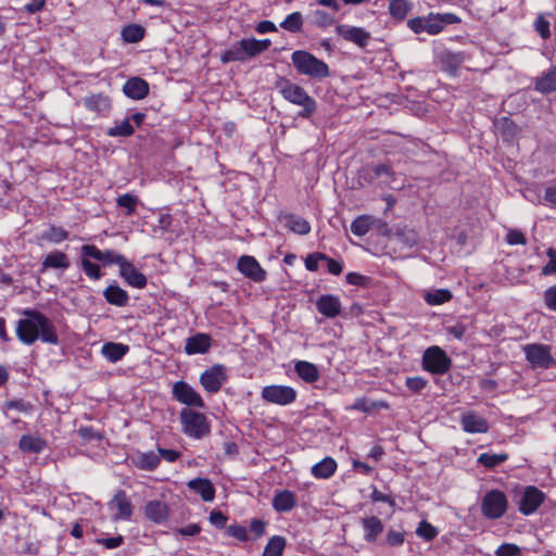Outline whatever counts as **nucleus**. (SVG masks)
Returning a JSON list of instances; mask_svg holds the SVG:
<instances>
[{
	"label": "nucleus",
	"instance_id": "1",
	"mask_svg": "<svg viewBox=\"0 0 556 556\" xmlns=\"http://www.w3.org/2000/svg\"><path fill=\"white\" fill-rule=\"evenodd\" d=\"M22 314L24 318L17 321L15 330L16 337L22 343L31 345L37 340L50 344L59 343L55 327L46 315L31 308L24 309Z\"/></svg>",
	"mask_w": 556,
	"mask_h": 556
},
{
	"label": "nucleus",
	"instance_id": "2",
	"mask_svg": "<svg viewBox=\"0 0 556 556\" xmlns=\"http://www.w3.org/2000/svg\"><path fill=\"white\" fill-rule=\"evenodd\" d=\"M277 88L279 89L285 100L302 108V110L299 112V116L307 118L316 111V101L305 91L303 87L293 84L288 79H281L277 84Z\"/></svg>",
	"mask_w": 556,
	"mask_h": 556
},
{
	"label": "nucleus",
	"instance_id": "3",
	"mask_svg": "<svg viewBox=\"0 0 556 556\" xmlns=\"http://www.w3.org/2000/svg\"><path fill=\"white\" fill-rule=\"evenodd\" d=\"M291 61L299 74L316 79H323L330 75L329 66L323 61L304 50H296L291 54Z\"/></svg>",
	"mask_w": 556,
	"mask_h": 556
},
{
	"label": "nucleus",
	"instance_id": "4",
	"mask_svg": "<svg viewBox=\"0 0 556 556\" xmlns=\"http://www.w3.org/2000/svg\"><path fill=\"white\" fill-rule=\"evenodd\" d=\"M180 421L184 433L192 439L200 440L211 431L206 416L189 408L180 412Z\"/></svg>",
	"mask_w": 556,
	"mask_h": 556
},
{
	"label": "nucleus",
	"instance_id": "5",
	"mask_svg": "<svg viewBox=\"0 0 556 556\" xmlns=\"http://www.w3.org/2000/svg\"><path fill=\"white\" fill-rule=\"evenodd\" d=\"M527 362L533 369H549L556 366V359L551 353V346L542 343H530L522 346Z\"/></svg>",
	"mask_w": 556,
	"mask_h": 556
},
{
	"label": "nucleus",
	"instance_id": "6",
	"mask_svg": "<svg viewBox=\"0 0 556 556\" xmlns=\"http://www.w3.org/2000/svg\"><path fill=\"white\" fill-rule=\"evenodd\" d=\"M452 362L445 351L432 345L424 352L422 368L433 375H444L451 368Z\"/></svg>",
	"mask_w": 556,
	"mask_h": 556
},
{
	"label": "nucleus",
	"instance_id": "7",
	"mask_svg": "<svg viewBox=\"0 0 556 556\" xmlns=\"http://www.w3.org/2000/svg\"><path fill=\"white\" fill-rule=\"evenodd\" d=\"M508 501L500 490H491L484 494L481 501V513L488 519H498L507 510Z\"/></svg>",
	"mask_w": 556,
	"mask_h": 556
},
{
	"label": "nucleus",
	"instance_id": "8",
	"mask_svg": "<svg viewBox=\"0 0 556 556\" xmlns=\"http://www.w3.org/2000/svg\"><path fill=\"white\" fill-rule=\"evenodd\" d=\"M296 390L290 386L270 384L262 389L261 397L264 402L279 406H287L295 402Z\"/></svg>",
	"mask_w": 556,
	"mask_h": 556
},
{
	"label": "nucleus",
	"instance_id": "9",
	"mask_svg": "<svg viewBox=\"0 0 556 556\" xmlns=\"http://www.w3.org/2000/svg\"><path fill=\"white\" fill-rule=\"evenodd\" d=\"M228 380L226 366L216 364L200 376V383L208 393H217Z\"/></svg>",
	"mask_w": 556,
	"mask_h": 556
},
{
	"label": "nucleus",
	"instance_id": "10",
	"mask_svg": "<svg viewBox=\"0 0 556 556\" xmlns=\"http://www.w3.org/2000/svg\"><path fill=\"white\" fill-rule=\"evenodd\" d=\"M172 394L179 403L190 407L203 408L204 401L199 392L186 381H176L173 384Z\"/></svg>",
	"mask_w": 556,
	"mask_h": 556
},
{
	"label": "nucleus",
	"instance_id": "11",
	"mask_svg": "<svg viewBox=\"0 0 556 556\" xmlns=\"http://www.w3.org/2000/svg\"><path fill=\"white\" fill-rule=\"evenodd\" d=\"M85 256H89L98 262H101L104 266L112 264L117 265L119 268L126 261V257L114 250H100L93 244H85L80 249Z\"/></svg>",
	"mask_w": 556,
	"mask_h": 556
},
{
	"label": "nucleus",
	"instance_id": "12",
	"mask_svg": "<svg viewBox=\"0 0 556 556\" xmlns=\"http://www.w3.org/2000/svg\"><path fill=\"white\" fill-rule=\"evenodd\" d=\"M545 500V494L536 486L529 485L525 488L518 505L519 511L525 516L532 515Z\"/></svg>",
	"mask_w": 556,
	"mask_h": 556
},
{
	"label": "nucleus",
	"instance_id": "13",
	"mask_svg": "<svg viewBox=\"0 0 556 556\" xmlns=\"http://www.w3.org/2000/svg\"><path fill=\"white\" fill-rule=\"evenodd\" d=\"M363 178L369 184H378L379 186L395 189V173L388 164L376 165L371 170L364 174Z\"/></svg>",
	"mask_w": 556,
	"mask_h": 556
},
{
	"label": "nucleus",
	"instance_id": "14",
	"mask_svg": "<svg viewBox=\"0 0 556 556\" xmlns=\"http://www.w3.org/2000/svg\"><path fill=\"white\" fill-rule=\"evenodd\" d=\"M109 508L114 511V520H129L132 515V505L125 491L119 490L109 503Z\"/></svg>",
	"mask_w": 556,
	"mask_h": 556
},
{
	"label": "nucleus",
	"instance_id": "15",
	"mask_svg": "<svg viewBox=\"0 0 556 556\" xmlns=\"http://www.w3.org/2000/svg\"><path fill=\"white\" fill-rule=\"evenodd\" d=\"M238 269L247 278L262 282L266 279V271L261 267L255 257L243 255L238 260Z\"/></svg>",
	"mask_w": 556,
	"mask_h": 556
},
{
	"label": "nucleus",
	"instance_id": "16",
	"mask_svg": "<svg viewBox=\"0 0 556 556\" xmlns=\"http://www.w3.org/2000/svg\"><path fill=\"white\" fill-rule=\"evenodd\" d=\"M336 31L343 39L365 48L371 38L370 34L362 27L349 26L344 24L337 25Z\"/></svg>",
	"mask_w": 556,
	"mask_h": 556
},
{
	"label": "nucleus",
	"instance_id": "17",
	"mask_svg": "<svg viewBox=\"0 0 556 556\" xmlns=\"http://www.w3.org/2000/svg\"><path fill=\"white\" fill-rule=\"evenodd\" d=\"M316 309L327 318H336L342 312V304L338 295L323 294L316 302Z\"/></svg>",
	"mask_w": 556,
	"mask_h": 556
},
{
	"label": "nucleus",
	"instance_id": "18",
	"mask_svg": "<svg viewBox=\"0 0 556 556\" xmlns=\"http://www.w3.org/2000/svg\"><path fill=\"white\" fill-rule=\"evenodd\" d=\"M426 17L427 34L429 35H438L446 25L456 24L460 21L459 17L453 13H430Z\"/></svg>",
	"mask_w": 556,
	"mask_h": 556
},
{
	"label": "nucleus",
	"instance_id": "19",
	"mask_svg": "<svg viewBox=\"0 0 556 556\" xmlns=\"http://www.w3.org/2000/svg\"><path fill=\"white\" fill-rule=\"evenodd\" d=\"M71 267V261L66 253L53 250L45 255L41 264L40 271L45 273L48 269H59L65 271Z\"/></svg>",
	"mask_w": 556,
	"mask_h": 556
},
{
	"label": "nucleus",
	"instance_id": "20",
	"mask_svg": "<svg viewBox=\"0 0 556 556\" xmlns=\"http://www.w3.org/2000/svg\"><path fill=\"white\" fill-rule=\"evenodd\" d=\"M119 276L130 286L137 289L146 288L147 277L140 273L127 258L119 268Z\"/></svg>",
	"mask_w": 556,
	"mask_h": 556
},
{
	"label": "nucleus",
	"instance_id": "21",
	"mask_svg": "<svg viewBox=\"0 0 556 556\" xmlns=\"http://www.w3.org/2000/svg\"><path fill=\"white\" fill-rule=\"evenodd\" d=\"M460 424L464 431L468 433H485L489 430L488 420L473 412L464 413Z\"/></svg>",
	"mask_w": 556,
	"mask_h": 556
},
{
	"label": "nucleus",
	"instance_id": "22",
	"mask_svg": "<svg viewBox=\"0 0 556 556\" xmlns=\"http://www.w3.org/2000/svg\"><path fill=\"white\" fill-rule=\"evenodd\" d=\"M168 505L159 500L149 501L144 505V516L154 523H163L168 518Z\"/></svg>",
	"mask_w": 556,
	"mask_h": 556
},
{
	"label": "nucleus",
	"instance_id": "23",
	"mask_svg": "<svg viewBox=\"0 0 556 556\" xmlns=\"http://www.w3.org/2000/svg\"><path fill=\"white\" fill-rule=\"evenodd\" d=\"M123 92L132 100L144 99L149 93V84L143 78L131 77L124 84Z\"/></svg>",
	"mask_w": 556,
	"mask_h": 556
},
{
	"label": "nucleus",
	"instance_id": "24",
	"mask_svg": "<svg viewBox=\"0 0 556 556\" xmlns=\"http://www.w3.org/2000/svg\"><path fill=\"white\" fill-rule=\"evenodd\" d=\"M212 339L206 333H197L186 340L185 352L188 355L204 354L211 348Z\"/></svg>",
	"mask_w": 556,
	"mask_h": 556
},
{
	"label": "nucleus",
	"instance_id": "25",
	"mask_svg": "<svg viewBox=\"0 0 556 556\" xmlns=\"http://www.w3.org/2000/svg\"><path fill=\"white\" fill-rule=\"evenodd\" d=\"M187 486L199 494L204 502H212L215 498V488L206 478H195L188 481Z\"/></svg>",
	"mask_w": 556,
	"mask_h": 556
},
{
	"label": "nucleus",
	"instance_id": "26",
	"mask_svg": "<svg viewBox=\"0 0 556 556\" xmlns=\"http://www.w3.org/2000/svg\"><path fill=\"white\" fill-rule=\"evenodd\" d=\"M131 462L138 469L152 471L159 467L161 458L159 453L153 451L139 452L131 457Z\"/></svg>",
	"mask_w": 556,
	"mask_h": 556
},
{
	"label": "nucleus",
	"instance_id": "27",
	"mask_svg": "<svg viewBox=\"0 0 556 556\" xmlns=\"http://www.w3.org/2000/svg\"><path fill=\"white\" fill-rule=\"evenodd\" d=\"M280 220L283 223L286 228L296 235L304 236L311 231L309 223L301 216L288 213L282 215Z\"/></svg>",
	"mask_w": 556,
	"mask_h": 556
},
{
	"label": "nucleus",
	"instance_id": "28",
	"mask_svg": "<svg viewBox=\"0 0 556 556\" xmlns=\"http://www.w3.org/2000/svg\"><path fill=\"white\" fill-rule=\"evenodd\" d=\"M85 108L98 114H105L111 109V100L108 96L96 93L84 99Z\"/></svg>",
	"mask_w": 556,
	"mask_h": 556
},
{
	"label": "nucleus",
	"instance_id": "29",
	"mask_svg": "<svg viewBox=\"0 0 556 556\" xmlns=\"http://www.w3.org/2000/svg\"><path fill=\"white\" fill-rule=\"evenodd\" d=\"M296 506V498L293 492L283 490L277 492L273 497V507L278 513H287Z\"/></svg>",
	"mask_w": 556,
	"mask_h": 556
},
{
	"label": "nucleus",
	"instance_id": "30",
	"mask_svg": "<svg viewBox=\"0 0 556 556\" xmlns=\"http://www.w3.org/2000/svg\"><path fill=\"white\" fill-rule=\"evenodd\" d=\"M294 371L306 383H314L318 381L320 377L317 366L307 361L295 362Z\"/></svg>",
	"mask_w": 556,
	"mask_h": 556
},
{
	"label": "nucleus",
	"instance_id": "31",
	"mask_svg": "<svg viewBox=\"0 0 556 556\" xmlns=\"http://www.w3.org/2000/svg\"><path fill=\"white\" fill-rule=\"evenodd\" d=\"M103 296L108 303L119 307L126 306L129 302L128 293L116 283L106 287Z\"/></svg>",
	"mask_w": 556,
	"mask_h": 556
},
{
	"label": "nucleus",
	"instance_id": "32",
	"mask_svg": "<svg viewBox=\"0 0 556 556\" xmlns=\"http://www.w3.org/2000/svg\"><path fill=\"white\" fill-rule=\"evenodd\" d=\"M47 441L40 437L24 434L21 437L18 447L24 453L39 454L47 447Z\"/></svg>",
	"mask_w": 556,
	"mask_h": 556
},
{
	"label": "nucleus",
	"instance_id": "33",
	"mask_svg": "<svg viewBox=\"0 0 556 556\" xmlns=\"http://www.w3.org/2000/svg\"><path fill=\"white\" fill-rule=\"evenodd\" d=\"M129 351V346L123 343L108 342L102 345L101 353L111 363L121 361Z\"/></svg>",
	"mask_w": 556,
	"mask_h": 556
},
{
	"label": "nucleus",
	"instance_id": "34",
	"mask_svg": "<svg viewBox=\"0 0 556 556\" xmlns=\"http://www.w3.org/2000/svg\"><path fill=\"white\" fill-rule=\"evenodd\" d=\"M364 539L367 542H375L383 530V525L378 517L371 516L362 520Z\"/></svg>",
	"mask_w": 556,
	"mask_h": 556
},
{
	"label": "nucleus",
	"instance_id": "35",
	"mask_svg": "<svg viewBox=\"0 0 556 556\" xmlns=\"http://www.w3.org/2000/svg\"><path fill=\"white\" fill-rule=\"evenodd\" d=\"M336 460L331 457H325L312 467L311 472L317 479H328L336 472Z\"/></svg>",
	"mask_w": 556,
	"mask_h": 556
},
{
	"label": "nucleus",
	"instance_id": "36",
	"mask_svg": "<svg viewBox=\"0 0 556 556\" xmlns=\"http://www.w3.org/2000/svg\"><path fill=\"white\" fill-rule=\"evenodd\" d=\"M440 61L444 71L455 75L464 62V55L460 52L445 51L441 53Z\"/></svg>",
	"mask_w": 556,
	"mask_h": 556
},
{
	"label": "nucleus",
	"instance_id": "37",
	"mask_svg": "<svg viewBox=\"0 0 556 556\" xmlns=\"http://www.w3.org/2000/svg\"><path fill=\"white\" fill-rule=\"evenodd\" d=\"M286 545V538L282 535H274L265 545L262 556H283Z\"/></svg>",
	"mask_w": 556,
	"mask_h": 556
},
{
	"label": "nucleus",
	"instance_id": "38",
	"mask_svg": "<svg viewBox=\"0 0 556 556\" xmlns=\"http://www.w3.org/2000/svg\"><path fill=\"white\" fill-rule=\"evenodd\" d=\"M535 89L543 93L556 91V67H551L535 84Z\"/></svg>",
	"mask_w": 556,
	"mask_h": 556
},
{
	"label": "nucleus",
	"instance_id": "39",
	"mask_svg": "<svg viewBox=\"0 0 556 556\" xmlns=\"http://www.w3.org/2000/svg\"><path fill=\"white\" fill-rule=\"evenodd\" d=\"M68 238V231L62 227L50 226L47 230L42 231L39 236L40 240L48 241L50 243L59 244Z\"/></svg>",
	"mask_w": 556,
	"mask_h": 556
},
{
	"label": "nucleus",
	"instance_id": "40",
	"mask_svg": "<svg viewBox=\"0 0 556 556\" xmlns=\"http://www.w3.org/2000/svg\"><path fill=\"white\" fill-rule=\"evenodd\" d=\"M146 29L139 24H129L123 27L121 35L125 42L137 43L143 39Z\"/></svg>",
	"mask_w": 556,
	"mask_h": 556
},
{
	"label": "nucleus",
	"instance_id": "41",
	"mask_svg": "<svg viewBox=\"0 0 556 556\" xmlns=\"http://www.w3.org/2000/svg\"><path fill=\"white\" fill-rule=\"evenodd\" d=\"M374 222L372 216L361 215L351 223V231L357 237H363L370 230Z\"/></svg>",
	"mask_w": 556,
	"mask_h": 556
},
{
	"label": "nucleus",
	"instance_id": "42",
	"mask_svg": "<svg viewBox=\"0 0 556 556\" xmlns=\"http://www.w3.org/2000/svg\"><path fill=\"white\" fill-rule=\"evenodd\" d=\"M508 459V454L506 453H482L479 455L477 462L481 466L485 467L486 469H493L497 467L498 465L503 464Z\"/></svg>",
	"mask_w": 556,
	"mask_h": 556
},
{
	"label": "nucleus",
	"instance_id": "43",
	"mask_svg": "<svg viewBox=\"0 0 556 556\" xmlns=\"http://www.w3.org/2000/svg\"><path fill=\"white\" fill-rule=\"evenodd\" d=\"M134 132L135 127L127 117L121 122H115V125L106 130V135L110 137H129Z\"/></svg>",
	"mask_w": 556,
	"mask_h": 556
},
{
	"label": "nucleus",
	"instance_id": "44",
	"mask_svg": "<svg viewBox=\"0 0 556 556\" xmlns=\"http://www.w3.org/2000/svg\"><path fill=\"white\" fill-rule=\"evenodd\" d=\"M247 59L245 52L242 49V39L227 49L220 56L223 63L244 61Z\"/></svg>",
	"mask_w": 556,
	"mask_h": 556
},
{
	"label": "nucleus",
	"instance_id": "45",
	"mask_svg": "<svg viewBox=\"0 0 556 556\" xmlns=\"http://www.w3.org/2000/svg\"><path fill=\"white\" fill-rule=\"evenodd\" d=\"M424 299L429 305H441L452 299V293L448 289H437L428 291Z\"/></svg>",
	"mask_w": 556,
	"mask_h": 556
},
{
	"label": "nucleus",
	"instance_id": "46",
	"mask_svg": "<svg viewBox=\"0 0 556 556\" xmlns=\"http://www.w3.org/2000/svg\"><path fill=\"white\" fill-rule=\"evenodd\" d=\"M409 10L410 5L406 0H391L389 3V13L397 21H403Z\"/></svg>",
	"mask_w": 556,
	"mask_h": 556
},
{
	"label": "nucleus",
	"instance_id": "47",
	"mask_svg": "<svg viewBox=\"0 0 556 556\" xmlns=\"http://www.w3.org/2000/svg\"><path fill=\"white\" fill-rule=\"evenodd\" d=\"M116 203L119 207L125 210L127 216H131L136 213V207L139 204V199L130 193H125L116 199Z\"/></svg>",
	"mask_w": 556,
	"mask_h": 556
},
{
	"label": "nucleus",
	"instance_id": "48",
	"mask_svg": "<svg viewBox=\"0 0 556 556\" xmlns=\"http://www.w3.org/2000/svg\"><path fill=\"white\" fill-rule=\"evenodd\" d=\"M303 26V17L300 12H293L289 14L281 23L280 27L291 31V33H299L302 29Z\"/></svg>",
	"mask_w": 556,
	"mask_h": 556
},
{
	"label": "nucleus",
	"instance_id": "49",
	"mask_svg": "<svg viewBox=\"0 0 556 556\" xmlns=\"http://www.w3.org/2000/svg\"><path fill=\"white\" fill-rule=\"evenodd\" d=\"M91 257L85 256L81 253V269L92 280H99L102 276L100 266L90 261Z\"/></svg>",
	"mask_w": 556,
	"mask_h": 556
},
{
	"label": "nucleus",
	"instance_id": "50",
	"mask_svg": "<svg viewBox=\"0 0 556 556\" xmlns=\"http://www.w3.org/2000/svg\"><path fill=\"white\" fill-rule=\"evenodd\" d=\"M267 526L268 521L254 518L249 523L248 532L251 533L253 540H256L265 535Z\"/></svg>",
	"mask_w": 556,
	"mask_h": 556
},
{
	"label": "nucleus",
	"instance_id": "51",
	"mask_svg": "<svg viewBox=\"0 0 556 556\" xmlns=\"http://www.w3.org/2000/svg\"><path fill=\"white\" fill-rule=\"evenodd\" d=\"M438 533L437 528L426 520H422L416 529V534L426 541L433 540Z\"/></svg>",
	"mask_w": 556,
	"mask_h": 556
},
{
	"label": "nucleus",
	"instance_id": "52",
	"mask_svg": "<svg viewBox=\"0 0 556 556\" xmlns=\"http://www.w3.org/2000/svg\"><path fill=\"white\" fill-rule=\"evenodd\" d=\"M226 534L228 536L235 538L240 542H247L250 540V534L248 529L240 525H230L226 528Z\"/></svg>",
	"mask_w": 556,
	"mask_h": 556
},
{
	"label": "nucleus",
	"instance_id": "53",
	"mask_svg": "<svg viewBox=\"0 0 556 556\" xmlns=\"http://www.w3.org/2000/svg\"><path fill=\"white\" fill-rule=\"evenodd\" d=\"M520 554L521 548L511 543H503L495 551L496 556H520Z\"/></svg>",
	"mask_w": 556,
	"mask_h": 556
},
{
	"label": "nucleus",
	"instance_id": "54",
	"mask_svg": "<svg viewBox=\"0 0 556 556\" xmlns=\"http://www.w3.org/2000/svg\"><path fill=\"white\" fill-rule=\"evenodd\" d=\"M242 49L244 50L247 58H253L262 53L258 48L257 39L255 38L242 39Z\"/></svg>",
	"mask_w": 556,
	"mask_h": 556
},
{
	"label": "nucleus",
	"instance_id": "55",
	"mask_svg": "<svg viewBox=\"0 0 556 556\" xmlns=\"http://www.w3.org/2000/svg\"><path fill=\"white\" fill-rule=\"evenodd\" d=\"M506 242L510 245L527 244L526 236L518 229H509L506 235Z\"/></svg>",
	"mask_w": 556,
	"mask_h": 556
},
{
	"label": "nucleus",
	"instance_id": "56",
	"mask_svg": "<svg viewBox=\"0 0 556 556\" xmlns=\"http://www.w3.org/2000/svg\"><path fill=\"white\" fill-rule=\"evenodd\" d=\"M327 255L324 253H312L305 258V268L309 271H316L318 269V261H324Z\"/></svg>",
	"mask_w": 556,
	"mask_h": 556
},
{
	"label": "nucleus",
	"instance_id": "57",
	"mask_svg": "<svg viewBox=\"0 0 556 556\" xmlns=\"http://www.w3.org/2000/svg\"><path fill=\"white\" fill-rule=\"evenodd\" d=\"M427 17L426 16H419L414 17L407 21V26L415 33L420 34L426 31L427 33Z\"/></svg>",
	"mask_w": 556,
	"mask_h": 556
},
{
	"label": "nucleus",
	"instance_id": "58",
	"mask_svg": "<svg viewBox=\"0 0 556 556\" xmlns=\"http://www.w3.org/2000/svg\"><path fill=\"white\" fill-rule=\"evenodd\" d=\"M544 303L548 309L556 312V286L544 291Z\"/></svg>",
	"mask_w": 556,
	"mask_h": 556
},
{
	"label": "nucleus",
	"instance_id": "59",
	"mask_svg": "<svg viewBox=\"0 0 556 556\" xmlns=\"http://www.w3.org/2000/svg\"><path fill=\"white\" fill-rule=\"evenodd\" d=\"M427 386V380L422 377H408L406 387L413 392H419Z\"/></svg>",
	"mask_w": 556,
	"mask_h": 556
},
{
	"label": "nucleus",
	"instance_id": "60",
	"mask_svg": "<svg viewBox=\"0 0 556 556\" xmlns=\"http://www.w3.org/2000/svg\"><path fill=\"white\" fill-rule=\"evenodd\" d=\"M227 519V516L220 510H212L210 514L211 523L218 529L226 527Z\"/></svg>",
	"mask_w": 556,
	"mask_h": 556
},
{
	"label": "nucleus",
	"instance_id": "61",
	"mask_svg": "<svg viewBox=\"0 0 556 556\" xmlns=\"http://www.w3.org/2000/svg\"><path fill=\"white\" fill-rule=\"evenodd\" d=\"M5 407L8 409H15L22 413H27L30 410L31 405L23 400H12L5 403Z\"/></svg>",
	"mask_w": 556,
	"mask_h": 556
},
{
	"label": "nucleus",
	"instance_id": "62",
	"mask_svg": "<svg viewBox=\"0 0 556 556\" xmlns=\"http://www.w3.org/2000/svg\"><path fill=\"white\" fill-rule=\"evenodd\" d=\"M404 542V533L390 530L387 534V543L391 546H400Z\"/></svg>",
	"mask_w": 556,
	"mask_h": 556
},
{
	"label": "nucleus",
	"instance_id": "63",
	"mask_svg": "<svg viewBox=\"0 0 556 556\" xmlns=\"http://www.w3.org/2000/svg\"><path fill=\"white\" fill-rule=\"evenodd\" d=\"M350 410H359L364 413H368L371 410L370 403L366 397H358L355 402L348 407Z\"/></svg>",
	"mask_w": 556,
	"mask_h": 556
},
{
	"label": "nucleus",
	"instance_id": "64",
	"mask_svg": "<svg viewBox=\"0 0 556 556\" xmlns=\"http://www.w3.org/2000/svg\"><path fill=\"white\" fill-rule=\"evenodd\" d=\"M160 458H164L168 463H174L180 457V453L175 450L157 447Z\"/></svg>",
	"mask_w": 556,
	"mask_h": 556
}]
</instances>
